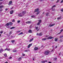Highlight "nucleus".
<instances>
[{
    "label": "nucleus",
    "instance_id": "1",
    "mask_svg": "<svg viewBox=\"0 0 63 63\" xmlns=\"http://www.w3.org/2000/svg\"><path fill=\"white\" fill-rule=\"evenodd\" d=\"M49 52H50L49 51H46L45 52V55H48Z\"/></svg>",
    "mask_w": 63,
    "mask_h": 63
},
{
    "label": "nucleus",
    "instance_id": "2",
    "mask_svg": "<svg viewBox=\"0 0 63 63\" xmlns=\"http://www.w3.org/2000/svg\"><path fill=\"white\" fill-rule=\"evenodd\" d=\"M35 29L36 30H37V31H39V30H40V29L39 28L38 29V27H35Z\"/></svg>",
    "mask_w": 63,
    "mask_h": 63
},
{
    "label": "nucleus",
    "instance_id": "3",
    "mask_svg": "<svg viewBox=\"0 0 63 63\" xmlns=\"http://www.w3.org/2000/svg\"><path fill=\"white\" fill-rule=\"evenodd\" d=\"M39 22L37 24V25H39L40 24V23L41 22V21H42V20H39Z\"/></svg>",
    "mask_w": 63,
    "mask_h": 63
},
{
    "label": "nucleus",
    "instance_id": "4",
    "mask_svg": "<svg viewBox=\"0 0 63 63\" xmlns=\"http://www.w3.org/2000/svg\"><path fill=\"white\" fill-rule=\"evenodd\" d=\"M53 38V37L52 36H49L47 37V39H52V38Z\"/></svg>",
    "mask_w": 63,
    "mask_h": 63
},
{
    "label": "nucleus",
    "instance_id": "5",
    "mask_svg": "<svg viewBox=\"0 0 63 63\" xmlns=\"http://www.w3.org/2000/svg\"><path fill=\"white\" fill-rule=\"evenodd\" d=\"M18 16H22V13H20L18 15Z\"/></svg>",
    "mask_w": 63,
    "mask_h": 63
},
{
    "label": "nucleus",
    "instance_id": "6",
    "mask_svg": "<svg viewBox=\"0 0 63 63\" xmlns=\"http://www.w3.org/2000/svg\"><path fill=\"white\" fill-rule=\"evenodd\" d=\"M32 45V44H30L28 46V48H30V47Z\"/></svg>",
    "mask_w": 63,
    "mask_h": 63
},
{
    "label": "nucleus",
    "instance_id": "7",
    "mask_svg": "<svg viewBox=\"0 0 63 63\" xmlns=\"http://www.w3.org/2000/svg\"><path fill=\"white\" fill-rule=\"evenodd\" d=\"M22 15H25V14H26V11H23L22 12Z\"/></svg>",
    "mask_w": 63,
    "mask_h": 63
},
{
    "label": "nucleus",
    "instance_id": "8",
    "mask_svg": "<svg viewBox=\"0 0 63 63\" xmlns=\"http://www.w3.org/2000/svg\"><path fill=\"white\" fill-rule=\"evenodd\" d=\"M47 62V61L46 60V61H42L41 62V63H45V62Z\"/></svg>",
    "mask_w": 63,
    "mask_h": 63
},
{
    "label": "nucleus",
    "instance_id": "9",
    "mask_svg": "<svg viewBox=\"0 0 63 63\" xmlns=\"http://www.w3.org/2000/svg\"><path fill=\"white\" fill-rule=\"evenodd\" d=\"M55 25V24H53L52 25H50L49 26H50V27H51V26H54Z\"/></svg>",
    "mask_w": 63,
    "mask_h": 63
},
{
    "label": "nucleus",
    "instance_id": "10",
    "mask_svg": "<svg viewBox=\"0 0 63 63\" xmlns=\"http://www.w3.org/2000/svg\"><path fill=\"white\" fill-rule=\"evenodd\" d=\"M39 11V9L38 8L35 10V12H38Z\"/></svg>",
    "mask_w": 63,
    "mask_h": 63
},
{
    "label": "nucleus",
    "instance_id": "11",
    "mask_svg": "<svg viewBox=\"0 0 63 63\" xmlns=\"http://www.w3.org/2000/svg\"><path fill=\"white\" fill-rule=\"evenodd\" d=\"M3 49H1L0 50V53H1V52H3Z\"/></svg>",
    "mask_w": 63,
    "mask_h": 63
},
{
    "label": "nucleus",
    "instance_id": "12",
    "mask_svg": "<svg viewBox=\"0 0 63 63\" xmlns=\"http://www.w3.org/2000/svg\"><path fill=\"white\" fill-rule=\"evenodd\" d=\"M42 35H43V33H40L38 35H39V36H42Z\"/></svg>",
    "mask_w": 63,
    "mask_h": 63
},
{
    "label": "nucleus",
    "instance_id": "13",
    "mask_svg": "<svg viewBox=\"0 0 63 63\" xmlns=\"http://www.w3.org/2000/svg\"><path fill=\"white\" fill-rule=\"evenodd\" d=\"M14 11L13 10H12L11 11H10V14H13V12Z\"/></svg>",
    "mask_w": 63,
    "mask_h": 63
},
{
    "label": "nucleus",
    "instance_id": "14",
    "mask_svg": "<svg viewBox=\"0 0 63 63\" xmlns=\"http://www.w3.org/2000/svg\"><path fill=\"white\" fill-rule=\"evenodd\" d=\"M34 50H37V49H38V48L37 47H35L34 48Z\"/></svg>",
    "mask_w": 63,
    "mask_h": 63
},
{
    "label": "nucleus",
    "instance_id": "15",
    "mask_svg": "<svg viewBox=\"0 0 63 63\" xmlns=\"http://www.w3.org/2000/svg\"><path fill=\"white\" fill-rule=\"evenodd\" d=\"M31 23V21H29L26 22V23Z\"/></svg>",
    "mask_w": 63,
    "mask_h": 63
},
{
    "label": "nucleus",
    "instance_id": "16",
    "mask_svg": "<svg viewBox=\"0 0 63 63\" xmlns=\"http://www.w3.org/2000/svg\"><path fill=\"white\" fill-rule=\"evenodd\" d=\"M18 61H20V60H21V58L20 57V58H18Z\"/></svg>",
    "mask_w": 63,
    "mask_h": 63
},
{
    "label": "nucleus",
    "instance_id": "17",
    "mask_svg": "<svg viewBox=\"0 0 63 63\" xmlns=\"http://www.w3.org/2000/svg\"><path fill=\"white\" fill-rule=\"evenodd\" d=\"M29 33H32V31L31 30H29Z\"/></svg>",
    "mask_w": 63,
    "mask_h": 63
},
{
    "label": "nucleus",
    "instance_id": "18",
    "mask_svg": "<svg viewBox=\"0 0 63 63\" xmlns=\"http://www.w3.org/2000/svg\"><path fill=\"white\" fill-rule=\"evenodd\" d=\"M9 23H7L5 25V26H9Z\"/></svg>",
    "mask_w": 63,
    "mask_h": 63
},
{
    "label": "nucleus",
    "instance_id": "19",
    "mask_svg": "<svg viewBox=\"0 0 63 63\" xmlns=\"http://www.w3.org/2000/svg\"><path fill=\"white\" fill-rule=\"evenodd\" d=\"M33 40V39H30L29 41L30 42H32V41Z\"/></svg>",
    "mask_w": 63,
    "mask_h": 63
},
{
    "label": "nucleus",
    "instance_id": "20",
    "mask_svg": "<svg viewBox=\"0 0 63 63\" xmlns=\"http://www.w3.org/2000/svg\"><path fill=\"white\" fill-rule=\"evenodd\" d=\"M9 24L10 25H12L13 24V23L12 22H10L9 23Z\"/></svg>",
    "mask_w": 63,
    "mask_h": 63
},
{
    "label": "nucleus",
    "instance_id": "21",
    "mask_svg": "<svg viewBox=\"0 0 63 63\" xmlns=\"http://www.w3.org/2000/svg\"><path fill=\"white\" fill-rule=\"evenodd\" d=\"M56 7V5H54L52 7V9H53V8H54V7Z\"/></svg>",
    "mask_w": 63,
    "mask_h": 63
},
{
    "label": "nucleus",
    "instance_id": "22",
    "mask_svg": "<svg viewBox=\"0 0 63 63\" xmlns=\"http://www.w3.org/2000/svg\"><path fill=\"white\" fill-rule=\"evenodd\" d=\"M61 18V16H60V17L57 18V19H60Z\"/></svg>",
    "mask_w": 63,
    "mask_h": 63
},
{
    "label": "nucleus",
    "instance_id": "23",
    "mask_svg": "<svg viewBox=\"0 0 63 63\" xmlns=\"http://www.w3.org/2000/svg\"><path fill=\"white\" fill-rule=\"evenodd\" d=\"M15 40H13L11 41V42L12 43H14V42H15Z\"/></svg>",
    "mask_w": 63,
    "mask_h": 63
},
{
    "label": "nucleus",
    "instance_id": "24",
    "mask_svg": "<svg viewBox=\"0 0 63 63\" xmlns=\"http://www.w3.org/2000/svg\"><path fill=\"white\" fill-rule=\"evenodd\" d=\"M48 15H49V13H47L46 14V16H48Z\"/></svg>",
    "mask_w": 63,
    "mask_h": 63
},
{
    "label": "nucleus",
    "instance_id": "25",
    "mask_svg": "<svg viewBox=\"0 0 63 63\" xmlns=\"http://www.w3.org/2000/svg\"><path fill=\"white\" fill-rule=\"evenodd\" d=\"M4 56L5 57H7V54L6 53H5L4 55Z\"/></svg>",
    "mask_w": 63,
    "mask_h": 63
},
{
    "label": "nucleus",
    "instance_id": "26",
    "mask_svg": "<svg viewBox=\"0 0 63 63\" xmlns=\"http://www.w3.org/2000/svg\"><path fill=\"white\" fill-rule=\"evenodd\" d=\"M16 28V27H13L10 28L11 29H14V28Z\"/></svg>",
    "mask_w": 63,
    "mask_h": 63
},
{
    "label": "nucleus",
    "instance_id": "27",
    "mask_svg": "<svg viewBox=\"0 0 63 63\" xmlns=\"http://www.w3.org/2000/svg\"><path fill=\"white\" fill-rule=\"evenodd\" d=\"M55 42H56L57 41V38H55Z\"/></svg>",
    "mask_w": 63,
    "mask_h": 63
},
{
    "label": "nucleus",
    "instance_id": "28",
    "mask_svg": "<svg viewBox=\"0 0 63 63\" xmlns=\"http://www.w3.org/2000/svg\"><path fill=\"white\" fill-rule=\"evenodd\" d=\"M12 51L13 52H16V50H12Z\"/></svg>",
    "mask_w": 63,
    "mask_h": 63
},
{
    "label": "nucleus",
    "instance_id": "29",
    "mask_svg": "<svg viewBox=\"0 0 63 63\" xmlns=\"http://www.w3.org/2000/svg\"><path fill=\"white\" fill-rule=\"evenodd\" d=\"M47 40V39L46 38H43L42 39V40L44 41V40Z\"/></svg>",
    "mask_w": 63,
    "mask_h": 63
},
{
    "label": "nucleus",
    "instance_id": "30",
    "mask_svg": "<svg viewBox=\"0 0 63 63\" xmlns=\"http://www.w3.org/2000/svg\"><path fill=\"white\" fill-rule=\"evenodd\" d=\"M20 22V20H18L17 21V23H19Z\"/></svg>",
    "mask_w": 63,
    "mask_h": 63
},
{
    "label": "nucleus",
    "instance_id": "31",
    "mask_svg": "<svg viewBox=\"0 0 63 63\" xmlns=\"http://www.w3.org/2000/svg\"><path fill=\"white\" fill-rule=\"evenodd\" d=\"M9 3L10 4H11L12 3V1H10L9 2Z\"/></svg>",
    "mask_w": 63,
    "mask_h": 63
},
{
    "label": "nucleus",
    "instance_id": "32",
    "mask_svg": "<svg viewBox=\"0 0 63 63\" xmlns=\"http://www.w3.org/2000/svg\"><path fill=\"white\" fill-rule=\"evenodd\" d=\"M63 31V29H62L60 30V32H61L60 33H61V32H62V31Z\"/></svg>",
    "mask_w": 63,
    "mask_h": 63
},
{
    "label": "nucleus",
    "instance_id": "33",
    "mask_svg": "<svg viewBox=\"0 0 63 63\" xmlns=\"http://www.w3.org/2000/svg\"><path fill=\"white\" fill-rule=\"evenodd\" d=\"M54 49H52V50L51 51V53H53V52H52V51H53V50H54Z\"/></svg>",
    "mask_w": 63,
    "mask_h": 63
},
{
    "label": "nucleus",
    "instance_id": "34",
    "mask_svg": "<svg viewBox=\"0 0 63 63\" xmlns=\"http://www.w3.org/2000/svg\"><path fill=\"white\" fill-rule=\"evenodd\" d=\"M56 59H57V58H56L54 59V60L55 61L56 60Z\"/></svg>",
    "mask_w": 63,
    "mask_h": 63
},
{
    "label": "nucleus",
    "instance_id": "35",
    "mask_svg": "<svg viewBox=\"0 0 63 63\" xmlns=\"http://www.w3.org/2000/svg\"><path fill=\"white\" fill-rule=\"evenodd\" d=\"M7 50L8 51H10V50H11V49L10 48L7 49Z\"/></svg>",
    "mask_w": 63,
    "mask_h": 63
},
{
    "label": "nucleus",
    "instance_id": "36",
    "mask_svg": "<svg viewBox=\"0 0 63 63\" xmlns=\"http://www.w3.org/2000/svg\"><path fill=\"white\" fill-rule=\"evenodd\" d=\"M0 8H3V6H0Z\"/></svg>",
    "mask_w": 63,
    "mask_h": 63
},
{
    "label": "nucleus",
    "instance_id": "37",
    "mask_svg": "<svg viewBox=\"0 0 63 63\" xmlns=\"http://www.w3.org/2000/svg\"><path fill=\"white\" fill-rule=\"evenodd\" d=\"M39 13H40V12H38L37 13V15H38L39 14Z\"/></svg>",
    "mask_w": 63,
    "mask_h": 63
},
{
    "label": "nucleus",
    "instance_id": "38",
    "mask_svg": "<svg viewBox=\"0 0 63 63\" xmlns=\"http://www.w3.org/2000/svg\"><path fill=\"white\" fill-rule=\"evenodd\" d=\"M29 51V50H25L24 51H25V52H27V51Z\"/></svg>",
    "mask_w": 63,
    "mask_h": 63
},
{
    "label": "nucleus",
    "instance_id": "39",
    "mask_svg": "<svg viewBox=\"0 0 63 63\" xmlns=\"http://www.w3.org/2000/svg\"><path fill=\"white\" fill-rule=\"evenodd\" d=\"M21 31H17L16 32L17 33H19V32H20Z\"/></svg>",
    "mask_w": 63,
    "mask_h": 63
},
{
    "label": "nucleus",
    "instance_id": "40",
    "mask_svg": "<svg viewBox=\"0 0 63 63\" xmlns=\"http://www.w3.org/2000/svg\"><path fill=\"white\" fill-rule=\"evenodd\" d=\"M3 31H1L0 32V33L1 34H2V33H3Z\"/></svg>",
    "mask_w": 63,
    "mask_h": 63
},
{
    "label": "nucleus",
    "instance_id": "41",
    "mask_svg": "<svg viewBox=\"0 0 63 63\" xmlns=\"http://www.w3.org/2000/svg\"><path fill=\"white\" fill-rule=\"evenodd\" d=\"M2 9H0V12H2Z\"/></svg>",
    "mask_w": 63,
    "mask_h": 63
},
{
    "label": "nucleus",
    "instance_id": "42",
    "mask_svg": "<svg viewBox=\"0 0 63 63\" xmlns=\"http://www.w3.org/2000/svg\"><path fill=\"white\" fill-rule=\"evenodd\" d=\"M11 3H9L8 4V5H9V6H11Z\"/></svg>",
    "mask_w": 63,
    "mask_h": 63
},
{
    "label": "nucleus",
    "instance_id": "43",
    "mask_svg": "<svg viewBox=\"0 0 63 63\" xmlns=\"http://www.w3.org/2000/svg\"><path fill=\"white\" fill-rule=\"evenodd\" d=\"M35 16H31V17H35Z\"/></svg>",
    "mask_w": 63,
    "mask_h": 63
},
{
    "label": "nucleus",
    "instance_id": "44",
    "mask_svg": "<svg viewBox=\"0 0 63 63\" xmlns=\"http://www.w3.org/2000/svg\"><path fill=\"white\" fill-rule=\"evenodd\" d=\"M59 0H58L57 1V3H58L59 2Z\"/></svg>",
    "mask_w": 63,
    "mask_h": 63
},
{
    "label": "nucleus",
    "instance_id": "45",
    "mask_svg": "<svg viewBox=\"0 0 63 63\" xmlns=\"http://www.w3.org/2000/svg\"><path fill=\"white\" fill-rule=\"evenodd\" d=\"M12 21V22H15V20H13Z\"/></svg>",
    "mask_w": 63,
    "mask_h": 63
},
{
    "label": "nucleus",
    "instance_id": "46",
    "mask_svg": "<svg viewBox=\"0 0 63 63\" xmlns=\"http://www.w3.org/2000/svg\"><path fill=\"white\" fill-rule=\"evenodd\" d=\"M20 35H21V34H23V33L22 32H21V33H20Z\"/></svg>",
    "mask_w": 63,
    "mask_h": 63
},
{
    "label": "nucleus",
    "instance_id": "47",
    "mask_svg": "<svg viewBox=\"0 0 63 63\" xmlns=\"http://www.w3.org/2000/svg\"><path fill=\"white\" fill-rule=\"evenodd\" d=\"M8 50V48H6L5 49V50Z\"/></svg>",
    "mask_w": 63,
    "mask_h": 63
},
{
    "label": "nucleus",
    "instance_id": "48",
    "mask_svg": "<svg viewBox=\"0 0 63 63\" xmlns=\"http://www.w3.org/2000/svg\"><path fill=\"white\" fill-rule=\"evenodd\" d=\"M12 57H10V58H9V59H12Z\"/></svg>",
    "mask_w": 63,
    "mask_h": 63
},
{
    "label": "nucleus",
    "instance_id": "49",
    "mask_svg": "<svg viewBox=\"0 0 63 63\" xmlns=\"http://www.w3.org/2000/svg\"><path fill=\"white\" fill-rule=\"evenodd\" d=\"M63 0H62L61 2V3H63Z\"/></svg>",
    "mask_w": 63,
    "mask_h": 63
},
{
    "label": "nucleus",
    "instance_id": "50",
    "mask_svg": "<svg viewBox=\"0 0 63 63\" xmlns=\"http://www.w3.org/2000/svg\"><path fill=\"white\" fill-rule=\"evenodd\" d=\"M10 34H12V31L10 32V33H9Z\"/></svg>",
    "mask_w": 63,
    "mask_h": 63
},
{
    "label": "nucleus",
    "instance_id": "51",
    "mask_svg": "<svg viewBox=\"0 0 63 63\" xmlns=\"http://www.w3.org/2000/svg\"><path fill=\"white\" fill-rule=\"evenodd\" d=\"M7 10H8V9L6 8L5 9V11H7Z\"/></svg>",
    "mask_w": 63,
    "mask_h": 63
},
{
    "label": "nucleus",
    "instance_id": "52",
    "mask_svg": "<svg viewBox=\"0 0 63 63\" xmlns=\"http://www.w3.org/2000/svg\"><path fill=\"white\" fill-rule=\"evenodd\" d=\"M61 11L62 12H63V9H62L61 10Z\"/></svg>",
    "mask_w": 63,
    "mask_h": 63
},
{
    "label": "nucleus",
    "instance_id": "53",
    "mask_svg": "<svg viewBox=\"0 0 63 63\" xmlns=\"http://www.w3.org/2000/svg\"><path fill=\"white\" fill-rule=\"evenodd\" d=\"M57 47V46H56L55 47V48H56Z\"/></svg>",
    "mask_w": 63,
    "mask_h": 63
},
{
    "label": "nucleus",
    "instance_id": "54",
    "mask_svg": "<svg viewBox=\"0 0 63 63\" xmlns=\"http://www.w3.org/2000/svg\"><path fill=\"white\" fill-rule=\"evenodd\" d=\"M23 56H25V54H23Z\"/></svg>",
    "mask_w": 63,
    "mask_h": 63
},
{
    "label": "nucleus",
    "instance_id": "55",
    "mask_svg": "<svg viewBox=\"0 0 63 63\" xmlns=\"http://www.w3.org/2000/svg\"><path fill=\"white\" fill-rule=\"evenodd\" d=\"M52 10L53 11H55V10L54 9H52Z\"/></svg>",
    "mask_w": 63,
    "mask_h": 63
},
{
    "label": "nucleus",
    "instance_id": "56",
    "mask_svg": "<svg viewBox=\"0 0 63 63\" xmlns=\"http://www.w3.org/2000/svg\"><path fill=\"white\" fill-rule=\"evenodd\" d=\"M54 46H52V47H53V48H54Z\"/></svg>",
    "mask_w": 63,
    "mask_h": 63
},
{
    "label": "nucleus",
    "instance_id": "57",
    "mask_svg": "<svg viewBox=\"0 0 63 63\" xmlns=\"http://www.w3.org/2000/svg\"><path fill=\"white\" fill-rule=\"evenodd\" d=\"M33 61L35 60V59H34V58H33Z\"/></svg>",
    "mask_w": 63,
    "mask_h": 63
},
{
    "label": "nucleus",
    "instance_id": "58",
    "mask_svg": "<svg viewBox=\"0 0 63 63\" xmlns=\"http://www.w3.org/2000/svg\"><path fill=\"white\" fill-rule=\"evenodd\" d=\"M36 35H39V34H38V33H37V34H36Z\"/></svg>",
    "mask_w": 63,
    "mask_h": 63
},
{
    "label": "nucleus",
    "instance_id": "59",
    "mask_svg": "<svg viewBox=\"0 0 63 63\" xmlns=\"http://www.w3.org/2000/svg\"><path fill=\"white\" fill-rule=\"evenodd\" d=\"M48 63H51V62H48Z\"/></svg>",
    "mask_w": 63,
    "mask_h": 63
},
{
    "label": "nucleus",
    "instance_id": "60",
    "mask_svg": "<svg viewBox=\"0 0 63 63\" xmlns=\"http://www.w3.org/2000/svg\"><path fill=\"white\" fill-rule=\"evenodd\" d=\"M45 14V12H43V14Z\"/></svg>",
    "mask_w": 63,
    "mask_h": 63
},
{
    "label": "nucleus",
    "instance_id": "61",
    "mask_svg": "<svg viewBox=\"0 0 63 63\" xmlns=\"http://www.w3.org/2000/svg\"><path fill=\"white\" fill-rule=\"evenodd\" d=\"M42 0H40V1H42Z\"/></svg>",
    "mask_w": 63,
    "mask_h": 63
},
{
    "label": "nucleus",
    "instance_id": "62",
    "mask_svg": "<svg viewBox=\"0 0 63 63\" xmlns=\"http://www.w3.org/2000/svg\"><path fill=\"white\" fill-rule=\"evenodd\" d=\"M20 35V33L18 34V35Z\"/></svg>",
    "mask_w": 63,
    "mask_h": 63
},
{
    "label": "nucleus",
    "instance_id": "63",
    "mask_svg": "<svg viewBox=\"0 0 63 63\" xmlns=\"http://www.w3.org/2000/svg\"><path fill=\"white\" fill-rule=\"evenodd\" d=\"M60 54H61V53H60V54H59V55H60Z\"/></svg>",
    "mask_w": 63,
    "mask_h": 63
},
{
    "label": "nucleus",
    "instance_id": "64",
    "mask_svg": "<svg viewBox=\"0 0 63 63\" xmlns=\"http://www.w3.org/2000/svg\"><path fill=\"white\" fill-rule=\"evenodd\" d=\"M3 0H0V1H3Z\"/></svg>",
    "mask_w": 63,
    "mask_h": 63
}]
</instances>
